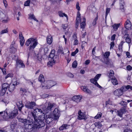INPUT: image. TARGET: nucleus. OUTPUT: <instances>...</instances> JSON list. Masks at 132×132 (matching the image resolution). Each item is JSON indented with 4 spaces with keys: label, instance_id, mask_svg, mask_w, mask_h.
Instances as JSON below:
<instances>
[{
    "label": "nucleus",
    "instance_id": "bf43d9fd",
    "mask_svg": "<svg viewBox=\"0 0 132 132\" xmlns=\"http://www.w3.org/2000/svg\"><path fill=\"white\" fill-rule=\"evenodd\" d=\"M127 102L129 103L130 106V107H132V100H126Z\"/></svg>",
    "mask_w": 132,
    "mask_h": 132
},
{
    "label": "nucleus",
    "instance_id": "79ce46f5",
    "mask_svg": "<svg viewBox=\"0 0 132 132\" xmlns=\"http://www.w3.org/2000/svg\"><path fill=\"white\" fill-rule=\"evenodd\" d=\"M67 126V125H63L60 127L59 129L60 130H62L63 129H66Z\"/></svg>",
    "mask_w": 132,
    "mask_h": 132
},
{
    "label": "nucleus",
    "instance_id": "a211bd4d",
    "mask_svg": "<svg viewBox=\"0 0 132 132\" xmlns=\"http://www.w3.org/2000/svg\"><path fill=\"white\" fill-rule=\"evenodd\" d=\"M78 119H79L81 120L82 119H87L85 115H84V113L81 112V110H79L78 112Z\"/></svg>",
    "mask_w": 132,
    "mask_h": 132
},
{
    "label": "nucleus",
    "instance_id": "a19ab883",
    "mask_svg": "<svg viewBox=\"0 0 132 132\" xmlns=\"http://www.w3.org/2000/svg\"><path fill=\"white\" fill-rule=\"evenodd\" d=\"M102 116V113L101 112H99L98 113L97 115L95 116L94 118L95 119H98L99 118L101 117Z\"/></svg>",
    "mask_w": 132,
    "mask_h": 132
},
{
    "label": "nucleus",
    "instance_id": "0e129e2a",
    "mask_svg": "<svg viewBox=\"0 0 132 132\" xmlns=\"http://www.w3.org/2000/svg\"><path fill=\"white\" fill-rule=\"evenodd\" d=\"M38 110L39 114H44L43 113L42 110H41V109H38Z\"/></svg>",
    "mask_w": 132,
    "mask_h": 132
},
{
    "label": "nucleus",
    "instance_id": "f3484780",
    "mask_svg": "<svg viewBox=\"0 0 132 132\" xmlns=\"http://www.w3.org/2000/svg\"><path fill=\"white\" fill-rule=\"evenodd\" d=\"M126 111V109L125 108H122L120 110L117 111L118 115L120 117H121L122 115L125 113Z\"/></svg>",
    "mask_w": 132,
    "mask_h": 132
},
{
    "label": "nucleus",
    "instance_id": "338daca9",
    "mask_svg": "<svg viewBox=\"0 0 132 132\" xmlns=\"http://www.w3.org/2000/svg\"><path fill=\"white\" fill-rule=\"evenodd\" d=\"M3 2L5 6L6 7L7 5V3L6 0H3Z\"/></svg>",
    "mask_w": 132,
    "mask_h": 132
},
{
    "label": "nucleus",
    "instance_id": "4d7b16f0",
    "mask_svg": "<svg viewBox=\"0 0 132 132\" xmlns=\"http://www.w3.org/2000/svg\"><path fill=\"white\" fill-rule=\"evenodd\" d=\"M110 10V9L109 8H107L106 9V14L105 15L106 18L107 16V14L109 12Z\"/></svg>",
    "mask_w": 132,
    "mask_h": 132
},
{
    "label": "nucleus",
    "instance_id": "5701e85b",
    "mask_svg": "<svg viewBox=\"0 0 132 132\" xmlns=\"http://www.w3.org/2000/svg\"><path fill=\"white\" fill-rule=\"evenodd\" d=\"M124 38L126 41V42L129 44V46L130 47V44L131 42V39L129 37L128 34H125L124 36Z\"/></svg>",
    "mask_w": 132,
    "mask_h": 132
},
{
    "label": "nucleus",
    "instance_id": "dca6fc26",
    "mask_svg": "<svg viewBox=\"0 0 132 132\" xmlns=\"http://www.w3.org/2000/svg\"><path fill=\"white\" fill-rule=\"evenodd\" d=\"M47 84H48V86H45L44 88H47V89H50L51 87L54 86L56 84L55 82L51 80L47 81Z\"/></svg>",
    "mask_w": 132,
    "mask_h": 132
},
{
    "label": "nucleus",
    "instance_id": "473e14b6",
    "mask_svg": "<svg viewBox=\"0 0 132 132\" xmlns=\"http://www.w3.org/2000/svg\"><path fill=\"white\" fill-rule=\"evenodd\" d=\"M16 125V121L14 122H12L10 125V127L11 129L12 130L14 129Z\"/></svg>",
    "mask_w": 132,
    "mask_h": 132
},
{
    "label": "nucleus",
    "instance_id": "423d86ee",
    "mask_svg": "<svg viewBox=\"0 0 132 132\" xmlns=\"http://www.w3.org/2000/svg\"><path fill=\"white\" fill-rule=\"evenodd\" d=\"M5 111H7V112L9 111H7V110H6ZM18 110L17 109L14 108V110L12 111L9 113V114H8V117H7L6 119H8V118L12 119L15 118L18 114ZM7 114L8 113H7Z\"/></svg>",
    "mask_w": 132,
    "mask_h": 132
},
{
    "label": "nucleus",
    "instance_id": "aec40b11",
    "mask_svg": "<svg viewBox=\"0 0 132 132\" xmlns=\"http://www.w3.org/2000/svg\"><path fill=\"white\" fill-rule=\"evenodd\" d=\"M122 92L119 89H116L113 92V94L114 95L116 96L119 97V96L122 95Z\"/></svg>",
    "mask_w": 132,
    "mask_h": 132
},
{
    "label": "nucleus",
    "instance_id": "13d9d810",
    "mask_svg": "<svg viewBox=\"0 0 132 132\" xmlns=\"http://www.w3.org/2000/svg\"><path fill=\"white\" fill-rule=\"evenodd\" d=\"M122 102H123V103L122 104V105L124 106L123 108H126V107L127 106V102H126L124 101H122Z\"/></svg>",
    "mask_w": 132,
    "mask_h": 132
},
{
    "label": "nucleus",
    "instance_id": "0eeeda50",
    "mask_svg": "<svg viewBox=\"0 0 132 132\" xmlns=\"http://www.w3.org/2000/svg\"><path fill=\"white\" fill-rule=\"evenodd\" d=\"M2 88L0 91L1 95H3L5 93L7 89H9V84L7 83H4L2 85Z\"/></svg>",
    "mask_w": 132,
    "mask_h": 132
},
{
    "label": "nucleus",
    "instance_id": "f257e3e1",
    "mask_svg": "<svg viewBox=\"0 0 132 132\" xmlns=\"http://www.w3.org/2000/svg\"><path fill=\"white\" fill-rule=\"evenodd\" d=\"M19 121L22 123L24 128L32 132H34L37 129L35 121L32 117L27 118V119H23L19 118L18 119Z\"/></svg>",
    "mask_w": 132,
    "mask_h": 132
},
{
    "label": "nucleus",
    "instance_id": "ea45409f",
    "mask_svg": "<svg viewBox=\"0 0 132 132\" xmlns=\"http://www.w3.org/2000/svg\"><path fill=\"white\" fill-rule=\"evenodd\" d=\"M119 24H115L112 26L113 28L115 30H117L118 28L119 27Z\"/></svg>",
    "mask_w": 132,
    "mask_h": 132
},
{
    "label": "nucleus",
    "instance_id": "412c9836",
    "mask_svg": "<svg viewBox=\"0 0 132 132\" xmlns=\"http://www.w3.org/2000/svg\"><path fill=\"white\" fill-rule=\"evenodd\" d=\"M81 89L84 92L89 94H92V92L89 89L87 86H81Z\"/></svg>",
    "mask_w": 132,
    "mask_h": 132
},
{
    "label": "nucleus",
    "instance_id": "8fccbe9b",
    "mask_svg": "<svg viewBox=\"0 0 132 132\" xmlns=\"http://www.w3.org/2000/svg\"><path fill=\"white\" fill-rule=\"evenodd\" d=\"M30 0H28L25 2L24 5L25 6H29V5Z\"/></svg>",
    "mask_w": 132,
    "mask_h": 132
},
{
    "label": "nucleus",
    "instance_id": "5fc2aeb1",
    "mask_svg": "<svg viewBox=\"0 0 132 132\" xmlns=\"http://www.w3.org/2000/svg\"><path fill=\"white\" fill-rule=\"evenodd\" d=\"M110 49H112L114 46V42H111L110 44Z\"/></svg>",
    "mask_w": 132,
    "mask_h": 132
},
{
    "label": "nucleus",
    "instance_id": "b1692460",
    "mask_svg": "<svg viewBox=\"0 0 132 132\" xmlns=\"http://www.w3.org/2000/svg\"><path fill=\"white\" fill-rule=\"evenodd\" d=\"M81 99V97L78 95L75 96L72 98V100L77 103L79 102Z\"/></svg>",
    "mask_w": 132,
    "mask_h": 132
},
{
    "label": "nucleus",
    "instance_id": "680f3d73",
    "mask_svg": "<svg viewBox=\"0 0 132 132\" xmlns=\"http://www.w3.org/2000/svg\"><path fill=\"white\" fill-rule=\"evenodd\" d=\"M96 46H95L92 49V53L93 55H94V54L95 53V50L96 49Z\"/></svg>",
    "mask_w": 132,
    "mask_h": 132
},
{
    "label": "nucleus",
    "instance_id": "6e6d98bb",
    "mask_svg": "<svg viewBox=\"0 0 132 132\" xmlns=\"http://www.w3.org/2000/svg\"><path fill=\"white\" fill-rule=\"evenodd\" d=\"M13 77V75L11 73H9L5 77V79H6L9 77Z\"/></svg>",
    "mask_w": 132,
    "mask_h": 132
},
{
    "label": "nucleus",
    "instance_id": "4c0bfd02",
    "mask_svg": "<svg viewBox=\"0 0 132 132\" xmlns=\"http://www.w3.org/2000/svg\"><path fill=\"white\" fill-rule=\"evenodd\" d=\"M98 19V16L97 15H96L95 18L94 19L92 23V24L93 26L95 25L96 23V21Z\"/></svg>",
    "mask_w": 132,
    "mask_h": 132
},
{
    "label": "nucleus",
    "instance_id": "72a5a7b5",
    "mask_svg": "<svg viewBox=\"0 0 132 132\" xmlns=\"http://www.w3.org/2000/svg\"><path fill=\"white\" fill-rule=\"evenodd\" d=\"M94 125L95 127L97 128H100L102 126V125L100 122H96L95 123Z\"/></svg>",
    "mask_w": 132,
    "mask_h": 132
},
{
    "label": "nucleus",
    "instance_id": "ddd939ff",
    "mask_svg": "<svg viewBox=\"0 0 132 132\" xmlns=\"http://www.w3.org/2000/svg\"><path fill=\"white\" fill-rule=\"evenodd\" d=\"M16 67H18L20 68H24L25 67L23 61L19 59H17L16 60Z\"/></svg>",
    "mask_w": 132,
    "mask_h": 132
},
{
    "label": "nucleus",
    "instance_id": "7c9ffc66",
    "mask_svg": "<svg viewBox=\"0 0 132 132\" xmlns=\"http://www.w3.org/2000/svg\"><path fill=\"white\" fill-rule=\"evenodd\" d=\"M119 89L122 92V93L123 94V92H125L127 90V86H123L121 87Z\"/></svg>",
    "mask_w": 132,
    "mask_h": 132
},
{
    "label": "nucleus",
    "instance_id": "a18cd8bd",
    "mask_svg": "<svg viewBox=\"0 0 132 132\" xmlns=\"http://www.w3.org/2000/svg\"><path fill=\"white\" fill-rule=\"evenodd\" d=\"M77 65V61H75L72 63V67L74 68H76Z\"/></svg>",
    "mask_w": 132,
    "mask_h": 132
},
{
    "label": "nucleus",
    "instance_id": "c85d7f7f",
    "mask_svg": "<svg viewBox=\"0 0 132 132\" xmlns=\"http://www.w3.org/2000/svg\"><path fill=\"white\" fill-rule=\"evenodd\" d=\"M80 14L79 11L77 12V17L76 18V20L77 21V24H78V22L80 21L81 19L80 17Z\"/></svg>",
    "mask_w": 132,
    "mask_h": 132
},
{
    "label": "nucleus",
    "instance_id": "9d476101",
    "mask_svg": "<svg viewBox=\"0 0 132 132\" xmlns=\"http://www.w3.org/2000/svg\"><path fill=\"white\" fill-rule=\"evenodd\" d=\"M36 105V104L35 102L29 101L26 102L24 106L26 108L28 109H32Z\"/></svg>",
    "mask_w": 132,
    "mask_h": 132
},
{
    "label": "nucleus",
    "instance_id": "393cba45",
    "mask_svg": "<svg viewBox=\"0 0 132 132\" xmlns=\"http://www.w3.org/2000/svg\"><path fill=\"white\" fill-rule=\"evenodd\" d=\"M16 104L18 107L19 111H21L22 108L23 107V105L22 104V102L21 101L18 102L16 103Z\"/></svg>",
    "mask_w": 132,
    "mask_h": 132
},
{
    "label": "nucleus",
    "instance_id": "f704fd0d",
    "mask_svg": "<svg viewBox=\"0 0 132 132\" xmlns=\"http://www.w3.org/2000/svg\"><path fill=\"white\" fill-rule=\"evenodd\" d=\"M2 114H4L3 116V118L4 119H6L7 118V117H8L7 112V111H3L0 112V115Z\"/></svg>",
    "mask_w": 132,
    "mask_h": 132
},
{
    "label": "nucleus",
    "instance_id": "c756f323",
    "mask_svg": "<svg viewBox=\"0 0 132 132\" xmlns=\"http://www.w3.org/2000/svg\"><path fill=\"white\" fill-rule=\"evenodd\" d=\"M111 79V82L113 85H115L118 84V81L115 77H113Z\"/></svg>",
    "mask_w": 132,
    "mask_h": 132
},
{
    "label": "nucleus",
    "instance_id": "bb28decb",
    "mask_svg": "<svg viewBox=\"0 0 132 132\" xmlns=\"http://www.w3.org/2000/svg\"><path fill=\"white\" fill-rule=\"evenodd\" d=\"M55 105L54 103H48L47 107V110L49 111H51L52 109L53 108V106Z\"/></svg>",
    "mask_w": 132,
    "mask_h": 132
},
{
    "label": "nucleus",
    "instance_id": "39448f33",
    "mask_svg": "<svg viewBox=\"0 0 132 132\" xmlns=\"http://www.w3.org/2000/svg\"><path fill=\"white\" fill-rule=\"evenodd\" d=\"M101 74H98L96 75L94 78L91 79H90V81L91 83H93L100 88H101L102 87L99 85L97 82V81L101 77Z\"/></svg>",
    "mask_w": 132,
    "mask_h": 132
},
{
    "label": "nucleus",
    "instance_id": "3c124183",
    "mask_svg": "<svg viewBox=\"0 0 132 132\" xmlns=\"http://www.w3.org/2000/svg\"><path fill=\"white\" fill-rule=\"evenodd\" d=\"M20 91H22V94H25L27 92L26 90L23 88H20Z\"/></svg>",
    "mask_w": 132,
    "mask_h": 132
},
{
    "label": "nucleus",
    "instance_id": "7ed1b4c3",
    "mask_svg": "<svg viewBox=\"0 0 132 132\" xmlns=\"http://www.w3.org/2000/svg\"><path fill=\"white\" fill-rule=\"evenodd\" d=\"M38 42L37 40L33 38H31L28 39L26 42L25 45L27 46H28L29 49L30 51H33L37 45Z\"/></svg>",
    "mask_w": 132,
    "mask_h": 132
},
{
    "label": "nucleus",
    "instance_id": "f03ea898",
    "mask_svg": "<svg viewBox=\"0 0 132 132\" xmlns=\"http://www.w3.org/2000/svg\"><path fill=\"white\" fill-rule=\"evenodd\" d=\"M55 50H52L51 51L50 55V57H48L49 61L48 62V65L52 66L56 62L58 61L59 56L57 55H55Z\"/></svg>",
    "mask_w": 132,
    "mask_h": 132
},
{
    "label": "nucleus",
    "instance_id": "f8f14e48",
    "mask_svg": "<svg viewBox=\"0 0 132 132\" xmlns=\"http://www.w3.org/2000/svg\"><path fill=\"white\" fill-rule=\"evenodd\" d=\"M14 81V80H12V82L9 85L8 90L10 92H12L15 88V86L17 85V82Z\"/></svg>",
    "mask_w": 132,
    "mask_h": 132
},
{
    "label": "nucleus",
    "instance_id": "2f4dec72",
    "mask_svg": "<svg viewBox=\"0 0 132 132\" xmlns=\"http://www.w3.org/2000/svg\"><path fill=\"white\" fill-rule=\"evenodd\" d=\"M38 80L41 83L44 82H45V80L44 76L42 74H40V75L38 78Z\"/></svg>",
    "mask_w": 132,
    "mask_h": 132
},
{
    "label": "nucleus",
    "instance_id": "052dcab7",
    "mask_svg": "<svg viewBox=\"0 0 132 132\" xmlns=\"http://www.w3.org/2000/svg\"><path fill=\"white\" fill-rule=\"evenodd\" d=\"M127 69L128 70H132V67L130 65H128L127 66Z\"/></svg>",
    "mask_w": 132,
    "mask_h": 132
},
{
    "label": "nucleus",
    "instance_id": "c03bdc74",
    "mask_svg": "<svg viewBox=\"0 0 132 132\" xmlns=\"http://www.w3.org/2000/svg\"><path fill=\"white\" fill-rule=\"evenodd\" d=\"M110 54V53L109 52H106L105 53L104 56L105 57V58H106V59L108 58Z\"/></svg>",
    "mask_w": 132,
    "mask_h": 132
},
{
    "label": "nucleus",
    "instance_id": "603ef678",
    "mask_svg": "<svg viewBox=\"0 0 132 132\" xmlns=\"http://www.w3.org/2000/svg\"><path fill=\"white\" fill-rule=\"evenodd\" d=\"M68 76L71 78H72L73 77V74L70 72L68 73L67 74Z\"/></svg>",
    "mask_w": 132,
    "mask_h": 132
},
{
    "label": "nucleus",
    "instance_id": "20e7f679",
    "mask_svg": "<svg viewBox=\"0 0 132 132\" xmlns=\"http://www.w3.org/2000/svg\"><path fill=\"white\" fill-rule=\"evenodd\" d=\"M45 118H45L44 114L39 116V118H38L36 121L37 123H36L37 129L42 127L44 126V120Z\"/></svg>",
    "mask_w": 132,
    "mask_h": 132
},
{
    "label": "nucleus",
    "instance_id": "49530a36",
    "mask_svg": "<svg viewBox=\"0 0 132 132\" xmlns=\"http://www.w3.org/2000/svg\"><path fill=\"white\" fill-rule=\"evenodd\" d=\"M8 31V29H6L2 30L0 32L1 34H3L4 33H7Z\"/></svg>",
    "mask_w": 132,
    "mask_h": 132
},
{
    "label": "nucleus",
    "instance_id": "774afa93",
    "mask_svg": "<svg viewBox=\"0 0 132 132\" xmlns=\"http://www.w3.org/2000/svg\"><path fill=\"white\" fill-rule=\"evenodd\" d=\"M123 132H132V131L129 129H125Z\"/></svg>",
    "mask_w": 132,
    "mask_h": 132
},
{
    "label": "nucleus",
    "instance_id": "4468645a",
    "mask_svg": "<svg viewBox=\"0 0 132 132\" xmlns=\"http://www.w3.org/2000/svg\"><path fill=\"white\" fill-rule=\"evenodd\" d=\"M53 118L52 117V116L50 113H47L46 114L45 118V122L47 124L50 123L52 122Z\"/></svg>",
    "mask_w": 132,
    "mask_h": 132
},
{
    "label": "nucleus",
    "instance_id": "de8ad7c7",
    "mask_svg": "<svg viewBox=\"0 0 132 132\" xmlns=\"http://www.w3.org/2000/svg\"><path fill=\"white\" fill-rule=\"evenodd\" d=\"M79 3L78 2H77L76 4V8L78 11H79L80 10V7L79 6Z\"/></svg>",
    "mask_w": 132,
    "mask_h": 132
},
{
    "label": "nucleus",
    "instance_id": "6e6552de",
    "mask_svg": "<svg viewBox=\"0 0 132 132\" xmlns=\"http://www.w3.org/2000/svg\"><path fill=\"white\" fill-rule=\"evenodd\" d=\"M0 20L2 23H6L9 21V19L7 16L2 11L0 14Z\"/></svg>",
    "mask_w": 132,
    "mask_h": 132
},
{
    "label": "nucleus",
    "instance_id": "864d4df0",
    "mask_svg": "<svg viewBox=\"0 0 132 132\" xmlns=\"http://www.w3.org/2000/svg\"><path fill=\"white\" fill-rule=\"evenodd\" d=\"M104 63L108 65H110V62L108 58L106 59V61H105Z\"/></svg>",
    "mask_w": 132,
    "mask_h": 132
},
{
    "label": "nucleus",
    "instance_id": "1a4fd4ad",
    "mask_svg": "<svg viewBox=\"0 0 132 132\" xmlns=\"http://www.w3.org/2000/svg\"><path fill=\"white\" fill-rule=\"evenodd\" d=\"M17 48V45L15 44V41H13L10 46V51L12 53H14L16 51Z\"/></svg>",
    "mask_w": 132,
    "mask_h": 132
},
{
    "label": "nucleus",
    "instance_id": "69168bd1",
    "mask_svg": "<svg viewBox=\"0 0 132 132\" xmlns=\"http://www.w3.org/2000/svg\"><path fill=\"white\" fill-rule=\"evenodd\" d=\"M116 35L115 34H113L111 37V39L112 40L114 41L115 39Z\"/></svg>",
    "mask_w": 132,
    "mask_h": 132
},
{
    "label": "nucleus",
    "instance_id": "e2e57ef3",
    "mask_svg": "<svg viewBox=\"0 0 132 132\" xmlns=\"http://www.w3.org/2000/svg\"><path fill=\"white\" fill-rule=\"evenodd\" d=\"M127 90L130 89V90H132V86L129 85H127Z\"/></svg>",
    "mask_w": 132,
    "mask_h": 132
},
{
    "label": "nucleus",
    "instance_id": "09e8293b",
    "mask_svg": "<svg viewBox=\"0 0 132 132\" xmlns=\"http://www.w3.org/2000/svg\"><path fill=\"white\" fill-rule=\"evenodd\" d=\"M86 23L84 22H82L80 23V27L81 28L84 29Z\"/></svg>",
    "mask_w": 132,
    "mask_h": 132
},
{
    "label": "nucleus",
    "instance_id": "cd10ccee",
    "mask_svg": "<svg viewBox=\"0 0 132 132\" xmlns=\"http://www.w3.org/2000/svg\"><path fill=\"white\" fill-rule=\"evenodd\" d=\"M124 42H123L122 41L120 43V44L118 46V51H119V53H121L122 51V46L123 44V43Z\"/></svg>",
    "mask_w": 132,
    "mask_h": 132
},
{
    "label": "nucleus",
    "instance_id": "6ab92c4d",
    "mask_svg": "<svg viewBox=\"0 0 132 132\" xmlns=\"http://www.w3.org/2000/svg\"><path fill=\"white\" fill-rule=\"evenodd\" d=\"M19 37L20 39V43L21 46H23L25 40L23 37V36L22 33L20 32L19 34Z\"/></svg>",
    "mask_w": 132,
    "mask_h": 132
},
{
    "label": "nucleus",
    "instance_id": "2eb2a0df",
    "mask_svg": "<svg viewBox=\"0 0 132 132\" xmlns=\"http://www.w3.org/2000/svg\"><path fill=\"white\" fill-rule=\"evenodd\" d=\"M38 109L36 108L34 110V112H32L31 113L32 116L31 117L34 119V120L36 121L38 119V117L36 116V115H38L39 114Z\"/></svg>",
    "mask_w": 132,
    "mask_h": 132
},
{
    "label": "nucleus",
    "instance_id": "4be33fe9",
    "mask_svg": "<svg viewBox=\"0 0 132 132\" xmlns=\"http://www.w3.org/2000/svg\"><path fill=\"white\" fill-rule=\"evenodd\" d=\"M125 28L127 29L130 28L131 26V23L129 20H127L125 24Z\"/></svg>",
    "mask_w": 132,
    "mask_h": 132
},
{
    "label": "nucleus",
    "instance_id": "e433bc0d",
    "mask_svg": "<svg viewBox=\"0 0 132 132\" xmlns=\"http://www.w3.org/2000/svg\"><path fill=\"white\" fill-rule=\"evenodd\" d=\"M114 73L113 71L112 70H110L109 73V78H111L113 77H114Z\"/></svg>",
    "mask_w": 132,
    "mask_h": 132
},
{
    "label": "nucleus",
    "instance_id": "a878e982",
    "mask_svg": "<svg viewBox=\"0 0 132 132\" xmlns=\"http://www.w3.org/2000/svg\"><path fill=\"white\" fill-rule=\"evenodd\" d=\"M47 41L48 44H50L53 41L52 37L51 35H49L47 36Z\"/></svg>",
    "mask_w": 132,
    "mask_h": 132
},
{
    "label": "nucleus",
    "instance_id": "37998d69",
    "mask_svg": "<svg viewBox=\"0 0 132 132\" xmlns=\"http://www.w3.org/2000/svg\"><path fill=\"white\" fill-rule=\"evenodd\" d=\"M41 87L42 88L44 89H46L47 88H44L45 86H48V84H47V82L46 83H44V82L42 83Z\"/></svg>",
    "mask_w": 132,
    "mask_h": 132
},
{
    "label": "nucleus",
    "instance_id": "c9c22d12",
    "mask_svg": "<svg viewBox=\"0 0 132 132\" xmlns=\"http://www.w3.org/2000/svg\"><path fill=\"white\" fill-rule=\"evenodd\" d=\"M59 14L60 17H62L64 16L67 18V19H68L67 15L64 13H63L62 11H60L59 12Z\"/></svg>",
    "mask_w": 132,
    "mask_h": 132
},
{
    "label": "nucleus",
    "instance_id": "58836bf2",
    "mask_svg": "<svg viewBox=\"0 0 132 132\" xmlns=\"http://www.w3.org/2000/svg\"><path fill=\"white\" fill-rule=\"evenodd\" d=\"M29 17L31 19H34V20L36 21L37 22H38V20H37L35 18V16L33 14H30L29 15Z\"/></svg>",
    "mask_w": 132,
    "mask_h": 132
},
{
    "label": "nucleus",
    "instance_id": "9b49d317",
    "mask_svg": "<svg viewBox=\"0 0 132 132\" xmlns=\"http://www.w3.org/2000/svg\"><path fill=\"white\" fill-rule=\"evenodd\" d=\"M53 119L55 120H57L60 116V111L57 109L55 108L53 111Z\"/></svg>",
    "mask_w": 132,
    "mask_h": 132
}]
</instances>
